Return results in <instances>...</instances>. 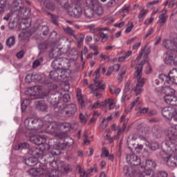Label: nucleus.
Returning <instances> with one entry per match:
<instances>
[{
    "instance_id": "41",
    "label": "nucleus",
    "mask_w": 177,
    "mask_h": 177,
    "mask_svg": "<svg viewBox=\"0 0 177 177\" xmlns=\"http://www.w3.org/2000/svg\"><path fill=\"white\" fill-rule=\"evenodd\" d=\"M159 79L162 80V82H164L165 85H168V84H171V81L169 80V75H166L165 74H160L159 75Z\"/></svg>"
},
{
    "instance_id": "62",
    "label": "nucleus",
    "mask_w": 177,
    "mask_h": 177,
    "mask_svg": "<svg viewBox=\"0 0 177 177\" xmlns=\"http://www.w3.org/2000/svg\"><path fill=\"white\" fill-rule=\"evenodd\" d=\"M141 45H142V42L141 41L136 43L132 46L133 50H138V49H139V48H140Z\"/></svg>"
},
{
    "instance_id": "53",
    "label": "nucleus",
    "mask_w": 177,
    "mask_h": 177,
    "mask_svg": "<svg viewBox=\"0 0 177 177\" xmlns=\"http://www.w3.org/2000/svg\"><path fill=\"white\" fill-rule=\"evenodd\" d=\"M46 13L47 15H49L50 16L52 23H53V24H55V26H59V22H57V16L53 15L50 14V12H46Z\"/></svg>"
},
{
    "instance_id": "30",
    "label": "nucleus",
    "mask_w": 177,
    "mask_h": 177,
    "mask_svg": "<svg viewBox=\"0 0 177 177\" xmlns=\"http://www.w3.org/2000/svg\"><path fill=\"white\" fill-rule=\"evenodd\" d=\"M63 59L61 57L55 58L51 63V66L54 70H62Z\"/></svg>"
},
{
    "instance_id": "11",
    "label": "nucleus",
    "mask_w": 177,
    "mask_h": 177,
    "mask_svg": "<svg viewBox=\"0 0 177 177\" xmlns=\"http://www.w3.org/2000/svg\"><path fill=\"white\" fill-rule=\"evenodd\" d=\"M143 71V63H140L136 66V71L134 74L135 78H136L138 82L136 86L133 88L134 92H136V96L140 95L143 92V86L146 84V78L142 77V73Z\"/></svg>"
},
{
    "instance_id": "59",
    "label": "nucleus",
    "mask_w": 177,
    "mask_h": 177,
    "mask_svg": "<svg viewBox=\"0 0 177 177\" xmlns=\"http://www.w3.org/2000/svg\"><path fill=\"white\" fill-rule=\"evenodd\" d=\"M129 10H131V6H123L120 10L119 12L121 13V12H122L123 13H127V12H129Z\"/></svg>"
},
{
    "instance_id": "36",
    "label": "nucleus",
    "mask_w": 177,
    "mask_h": 177,
    "mask_svg": "<svg viewBox=\"0 0 177 177\" xmlns=\"http://www.w3.org/2000/svg\"><path fill=\"white\" fill-rule=\"evenodd\" d=\"M73 38H74V39H75L79 49H81V45H82V42H84V39H85V35H84V33H80L79 37H77L75 35L73 36Z\"/></svg>"
},
{
    "instance_id": "4",
    "label": "nucleus",
    "mask_w": 177,
    "mask_h": 177,
    "mask_svg": "<svg viewBox=\"0 0 177 177\" xmlns=\"http://www.w3.org/2000/svg\"><path fill=\"white\" fill-rule=\"evenodd\" d=\"M126 160L128 164L132 165H126L123 167V173L126 176L140 177L143 175V172L140 171V158L138 157L135 153H129Z\"/></svg>"
},
{
    "instance_id": "35",
    "label": "nucleus",
    "mask_w": 177,
    "mask_h": 177,
    "mask_svg": "<svg viewBox=\"0 0 177 177\" xmlns=\"http://www.w3.org/2000/svg\"><path fill=\"white\" fill-rule=\"evenodd\" d=\"M31 35H32V33L31 32V31L27 30L19 34V38H21V39H22L23 41H28Z\"/></svg>"
},
{
    "instance_id": "16",
    "label": "nucleus",
    "mask_w": 177,
    "mask_h": 177,
    "mask_svg": "<svg viewBox=\"0 0 177 177\" xmlns=\"http://www.w3.org/2000/svg\"><path fill=\"white\" fill-rule=\"evenodd\" d=\"M79 2L80 1L75 3V7L73 8H70L68 11L69 16H71V17H74L75 19H80L82 15V8L78 5Z\"/></svg>"
},
{
    "instance_id": "2",
    "label": "nucleus",
    "mask_w": 177,
    "mask_h": 177,
    "mask_svg": "<svg viewBox=\"0 0 177 177\" xmlns=\"http://www.w3.org/2000/svg\"><path fill=\"white\" fill-rule=\"evenodd\" d=\"M49 115H46L44 119H37L34 118H27L24 121V127L28 129L26 132V136L29 138V140L36 145L41 146L49 144V139L46 136L37 135L38 133H50L48 132V129L52 128V122L47 120Z\"/></svg>"
},
{
    "instance_id": "15",
    "label": "nucleus",
    "mask_w": 177,
    "mask_h": 177,
    "mask_svg": "<svg viewBox=\"0 0 177 177\" xmlns=\"http://www.w3.org/2000/svg\"><path fill=\"white\" fill-rule=\"evenodd\" d=\"M86 3L88 6L92 7L93 12L98 16H102V15H103V8L99 6L98 0H86Z\"/></svg>"
},
{
    "instance_id": "34",
    "label": "nucleus",
    "mask_w": 177,
    "mask_h": 177,
    "mask_svg": "<svg viewBox=\"0 0 177 177\" xmlns=\"http://www.w3.org/2000/svg\"><path fill=\"white\" fill-rule=\"evenodd\" d=\"M61 55H63V52L62 51V48H59L52 49L50 53V57H53V59H57Z\"/></svg>"
},
{
    "instance_id": "37",
    "label": "nucleus",
    "mask_w": 177,
    "mask_h": 177,
    "mask_svg": "<svg viewBox=\"0 0 177 177\" xmlns=\"http://www.w3.org/2000/svg\"><path fill=\"white\" fill-rule=\"evenodd\" d=\"M62 30L64 31L65 33L67 34V35H70V37H74V36L75 35V30H73V29L69 26H63Z\"/></svg>"
},
{
    "instance_id": "33",
    "label": "nucleus",
    "mask_w": 177,
    "mask_h": 177,
    "mask_svg": "<svg viewBox=\"0 0 177 177\" xmlns=\"http://www.w3.org/2000/svg\"><path fill=\"white\" fill-rule=\"evenodd\" d=\"M120 67H121L120 64H115L113 66H109L106 73V77L111 75L112 73H117L120 70Z\"/></svg>"
},
{
    "instance_id": "7",
    "label": "nucleus",
    "mask_w": 177,
    "mask_h": 177,
    "mask_svg": "<svg viewBox=\"0 0 177 177\" xmlns=\"http://www.w3.org/2000/svg\"><path fill=\"white\" fill-rule=\"evenodd\" d=\"M15 19L17 16H22L25 19H28L31 16V9L24 6L23 0H14L12 1L11 11L9 12V16Z\"/></svg>"
},
{
    "instance_id": "57",
    "label": "nucleus",
    "mask_w": 177,
    "mask_h": 177,
    "mask_svg": "<svg viewBox=\"0 0 177 177\" xmlns=\"http://www.w3.org/2000/svg\"><path fill=\"white\" fill-rule=\"evenodd\" d=\"M126 73V69L121 70L120 72L119 73L118 80V81H120V82H121V81L122 80V78L125 75Z\"/></svg>"
},
{
    "instance_id": "24",
    "label": "nucleus",
    "mask_w": 177,
    "mask_h": 177,
    "mask_svg": "<svg viewBox=\"0 0 177 177\" xmlns=\"http://www.w3.org/2000/svg\"><path fill=\"white\" fill-rule=\"evenodd\" d=\"M30 27H31V19H30V17L21 19L18 24L19 30H27V28H30Z\"/></svg>"
},
{
    "instance_id": "28",
    "label": "nucleus",
    "mask_w": 177,
    "mask_h": 177,
    "mask_svg": "<svg viewBox=\"0 0 177 177\" xmlns=\"http://www.w3.org/2000/svg\"><path fill=\"white\" fill-rule=\"evenodd\" d=\"M145 146L148 147L150 150H153V151H156V150H158V149H160V145L158 142L155 141H149L147 140H145Z\"/></svg>"
},
{
    "instance_id": "18",
    "label": "nucleus",
    "mask_w": 177,
    "mask_h": 177,
    "mask_svg": "<svg viewBox=\"0 0 177 177\" xmlns=\"http://www.w3.org/2000/svg\"><path fill=\"white\" fill-rule=\"evenodd\" d=\"M175 108L172 106H165L162 110V114L165 118L171 121L174 118V113H175Z\"/></svg>"
},
{
    "instance_id": "51",
    "label": "nucleus",
    "mask_w": 177,
    "mask_h": 177,
    "mask_svg": "<svg viewBox=\"0 0 177 177\" xmlns=\"http://www.w3.org/2000/svg\"><path fill=\"white\" fill-rule=\"evenodd\" d=\"M79 119H80L81 124H84V125H85V124H86V121H88V118L82 113H80Z\"/></svg>"
},
{
    "instance_id": "64",
    "label": "nucleus",
    "mask_w": 177,
    "mask_h": 177,
    "mask_svg": "<svg viewBox=\"0 0 177 177\" xmlns=\"http://www.w3.org/2000/svg\"><path fill=\"white\" fill-rule=\"evenodd\" d=\"M143 149V145L136 144V146L133 147V150L136 151H140V150Z\"/></svg>"
},
{
    "instance_id": "6",
    "label": "nucleus",
    "mask_w": 177,
    "mask_h": 177,
    "mask_svg": "<svg viewBox=\"0 0 177 177\" xmlns=\"http://www.w3.org/2000/svg\"><path fill=\"white\" fill-rule=\"evenodd\" d=\"M28 92L30 94V97L26 99L21 102V111H26V109H27V106L30 105V103H31V100L32 99H35L38 97L39 99H44L45 96H48L49 93H50V91L49 93H46L45 91H44V87L41 86H35L32 87H30L28 89Z\"/></svg>"
},
{
    "instance_id": "56",
    "label": "nucleus",
    "mask_w": 177,
    "mask_h": 177,
    "mask_svg": "<svg viewBox=\"0 0 177 177\" xmlns=\"http://www.w3.org/2000/svg\"><path fill=\"white\" fill-rule=\"evenodd\" d=\"M100 37L102 38L101 42H106L107 39H109V34H106L104 32H100Z\"/></svg>"
},
{
    "instance_id": "20",
    "label": "nucleus",
    "mask_w": 177,
    "mask_h": 177,
    "mask_svg": "<svg viewBox=\"0 0 177 177\" xmlns=\"http://www.w3.org/2000/svg\"><path fill=\"white\" fill-rule=\"evenodd\" d=\"M26 82H43L44 75L33 74L27 75L26 77Z\"/></svg>"
},
{
    "instance_id": "5",
    "label": "nucleus",
    "mask_w": 177,
    "mask_h": 177,
    "mask_svg": "<svg viewBox=\"0 0 177 177\" xmlns=\"http://www.w3.org/2000/svg\"><path fill=\"white\" fill-rule=\"evenodd\" d=\"M163 46L169 50L165 54V63L166 64H175L177 66V39L174 41L169 39L163 40Z\"/></svg>"
},
{
    "instance_id": "49",
    "label": "nucleus",
    "mask_w": 177,
    "mask_h": 177,
    "mask_svg": "<svg viewBox=\"0 0 177 177\" xmlns=\"http://www.w3.org/2000/svg\"><path fill=\"white\" fill-rule=\"evenodd\" d=\"M103 102L100 103V101H97L93 105L88 106L89 110H93V109H100L103 106Z\"/></svg>"
},
{
    "instance_id": "58",
    "label": "nucleus",
    "mask_w": 177,
    "mask_h": 177,
    "mask_svg": "<svg viewBox=\"0 0 177 177\" xmlns=\"http://www.w3.org/2000/svg\"><path fill=\"white\" fill-rule=\"evenodd\" d=\"M48 45L46 43H41L39 44L38 48L40 50H41V52H43V50H45V49H48Z\"/></svg>"
},
{
    "instance_id": "17",
    "label": "nucleus",
    "mask_w": 177,
    "mask_h": 177,
    "mask_svg": "<svg viewBox=\"0 0 177 177\" xmlns=\"http://www.w3.org/2000/svg\"><path fill=\"white\" fill-rule=\"evenodd\" d=\"M140 177H168V173L165 171H160L155 174L154 170L147 169L143 171V174Z\"/></svg>"
},
{
    "instance_id": "54",
    "label": "nucleus",
    "mask_w": 177,
    "mask_h": 177,
    "mask_svg": "<svg viewBox=\"0 0 177 177\" xmlns=\"http://www.w3.org/2000/svg\"><path fill=\"white\" fill-rule=\"evenodd\" d=\"M62 89L65 92H68L70 91V84L67 82H62Z\"/></svg>"
},
{
    "instance_id": "27",
    "label": "nucleus",
    "mask_w": 177,
    "mask_h": 177,
    "mask_svg": "<svg viewBox=\"0 0 177 177\" xmlns=\"http://www.w3.org/2000/svg\"><path fill=\"white\" fill-rule=\"evenodd\" d=\"M167 8H164L162 10V14L159 15L158 20L157 23H158L160 25V28L162 27L165 23H167V20H168V16L165 15H167Z\"/></svg>"
},
{
    "instance_id": "13",
    "label": "nucleus",
    "mask_w": 177,
    "mask_h": 177,
    "mask_svg": "<svg viewBox=\"0 0 177 177\" xmlns=\"http://www.w3.org/2000/svg\"><path fill=\"white\" fill-rule=\"evenodd\" d=\"M165 96L164 97L165 102L170 106H177V97L175 95V89L169 86L165 87L163 90Z\"/></svg>"
},
{
    "instance_id": "55",
    "label": "nucleus",
    "mask_w": 177,
    "mask_h": 177,
    "mask_svg": "<svg viewBox=\"0 0 177 177\" xmlns=\"http://www.w3.org/2000/svg\"><path fill=\"white\" fill-rule=\"evenodd\" d=\"M79 173L80 174V177H88V172L82 171L81 165H77Z\"/></svg>"
},
{
    "instance_id": "63",
    "label": "nucleus",
    "mask_w": 177,
    "mask_h": 177,
    "mask_svg": "<svg viewBox=\"0 0 177 177\" xmlns=\"http://www.w3.org/2000/svg\"><path fill=\"white\" fill-rule=\"evenodd\" d=\"M140 132H141L142 135H147V133H149V131H147V127H145L143 126L140 128Z\"/></svg>"
},
{
    "instance_id": "3",
    "label": "nucleus",
    "mask_w": 177,
    "mask_h": 177,
    "mask_svg": "<svg viewBox=\"0 0 177 177\" xmlns=\"http://www.w3.org/2000/svg\"><path fill=\"white\" fill-rule=\"evenodd\" d=\"M169 140L162 142L165 150L160 152V157L168 167H177V131L175 127H169L166 132Z\"/></svg>"
},
{
    "instance_id": "44",
    "label": "nucleus",
    "mask_w": 177,
    "mask_h": 177,
    "mask_svg": "<svg viewBox=\"0 0 177 177\" xmlns=\"http://www.w3.org/2000/svg\"><path fill=\"white\" fill-rule=\"evenodd\" d=\"M168 75H169L170 82L175 80V78H177V69L173 68L172 70L169 71Z\"/></svg>"
},
{
    "instance_id": "23",
    "label": "nucleus",
    "mask_w": 177,
    "mask_h": 177,
    "mask_svg": "<svg viewBox=\"0 0 177 177\" xmlns=\"http://www.w3.org/2000/svg\"><path fill=\"white\" fill-rule=\"evenodd\" d=\"M109 106V110H113L115 109V110H118L120 109V106L115 104V100L109 98L107 100H105V101L102 102V107H106V106Z\"/></svg>"
},
{
    "instance_id": "42",
    "label": "nucleus",
    "mask_w": 177,
    "mask_h": 177,
    "mask_svg": "<svg viewBox=\"0 0 177 177\" xmlns=\"http://www.w3.org/2000/svg\"><path fill=\"white\" fill-rule=\"evenodd\" d=\"M113 116L111 114V115L108 116L106 118H104L102 123H101V127L102 128V129H104V128H106V127H107V124H109V121H111V120H113Z\"/></svg>"
},
{
    "instance_id": "25",
    "label": "nucleus",
    "mask_w": 177,
    "mask_h": 177,
    "mask_svg": "<svg viewBox=\"0 0 177 177\" xmlns=\"http://www.w3.org/2000/svg\"><path fill=\"white\" fill-rule=\"evenodd\" d=\"M37 2H40L41 5H45L46 9H48V10L53 11L56 9L55 1L52 0H37Z\"/></svg>"
},
{
    "instance_id": "50",
    "label": "nucleus",
    "mask_w": 177,
    "mask_h": 177,
    "mask_svg": "<svg viewBox=\"0 0 177 177\" xmlns=\"http://www.w3.org/2000/svg\"><path fill=\"white\" fill-rule=\"evenodd\" d=\"M133 27H135V25H133V22L129 21L128 22V27L125 30L126 34H129L132 30H133Z\"/></svg>"
},
{
    "instance_id": "22",
    "label": "nucleus",
    "mask_w": 177,
    "mask_h": 177,
    "mask_svg": "<svg viewBox=\"0 0 177 177\" xmlns=\"http://www.w3.org/2000/svg\"><path fill=\"white\" fill-rule=\"evenodd\" d=\"M156 167H157V163L151 159H147L145 162V166H140V168H141V172L144 171V172L147 169H151V171H154L156 169Z\"/></svg>"
},
{
    "instance_id": "29",
    "label": "nucleus",
    "mask_w": 177,
    "mask_h": 177,
    "mask_svg": "<svg viewBox=\"0 0 177 177\" xmlns=\"http://www.w3.org/2000/svg\"><path fill=\"white\" fill-rule=\"evenodd\" d=\"M147 46V44L145 45V48L141 50V51L139 52L138 56L137 57L138 60H140L142 57H143L144 55V59H147V57L149 55H150V48L148 47L146 48Z\"/></svg>"
},
{
    "instance_id": "8",
    "label": "nucleus",
    "mask_w": 177,
    "mask_h": 177,
    "mask_svg": "<svg viewBox=\"0 0 177 177\" xmlns=\"http://www.w3.org/2000/svg\"><path fill=\"white\" fill-rule=\"evenodd\" d=\"M71 129H73L71 123L64 122L59 126L56 122H51V127L48 129V132L58 139H64L67 136V132H70Z\"/></svg>"
},
{
    "instance_id": "19",
    "label": "nucleus",
    "mask_w": 177,
    "mask_h": 177,
    "mask_svg": "<svg viewBox=\"0 0 177 177\" xmlns=\"http://www.w3.org/2000/svg\"><path fill=\"white\" fill-rule=\"evenodd\" d=\"M128 121H129V119L128 118H126L125 115H123L120 118V124L122 123V129H119L117 133V135L114 136L115 139H120V136H121L122 132L125 131V129L127 128V125L128 124Z\"/></svg>"
},
{
    "instance_id": "45",
    "label": "nucleus",
    "mask_w": 177,
    "mask_h": 177,
    "mask_svg": "<svg viewBox=\"0 0 177 177\" xmlns=\"http://www.w3.org/2000/svg\"><path fill=\"white\" fill-rule=\"evenodd\" d=\"M93 13H95L93 8H88L84 10V15L87 19H92V17H93Z\"/></svg>"
},
{
    "instance_id": "52",
    "label": "nucleus",
    "mask_w": 177,
    "mask_h": 177,
    "mask_svg": "<svg viewBox=\"0 0 177 177\" xmlns=\"http://www.w3.org/2000/svg\"><path fill=\"white\" fill-rule=\"evenodd\" d=\"M109 154H110V152L109 151V149H107L106 147H102L101 157L107 158L109 157Z\"/></svg>"
},
{
    "instance_id": "40",
    "label": "nucleus",
    "mask_w": 177,
    "mask_h": 177,
    "mask_svg": "<svg viewBox=\"0 0 177 177\" xmlns=\"http://www.w3.org/2000/svg\"><path fill=\"white\" fill-rule=\"evenodd\" d=\"M147 13H149V10L145 9V8H142L140 12L139 13V15L138 16L140 23L143 21V20H144L143 17H145V16L147 15Z\"/></svg>"
},
{
    "instance_id": "32",
    "label": "nucleus",
    "mask_w": 177,
    "mask_h": 177,
    "mask_svg": "<svg viewBox=\"0 0 177 177\" xmlns=\"http://www.w3.org/2000/svg\"><path fill=\"white\" fill-rule=\"evenodd\" d=\"M50 78H51L53 81H62L60 77V70L54 69V71H51L50 72Z\"/></svg>"
},
{
    "instance_id": "31",
    "label": "nucleus",
    "mask_w": 177,
    "mask_h": 177,
    "mask_svg": "<svg viewBox=\"0 0 177 177\" xmlns=\"http://www.w3.org/2000/svg\"><path fill=\"white\" fill-rule=\"evenodd\" d=\"M36 107L39 111H48V104L44 100L37 101L35 102Z\"/></svg>"
},
{
    "instance_id": "10",
    "label": "nucleus",
    "mask_w": 177,
    "mask_h": 177,
    "mask_svg": "<svg viewBox=\"0 0 177 177\" xmlns=\"http://www.w3.org/2000/svg\"><path fill=\"white\" fill-rule=\"evenodd\" d=\"M77 104H61L59 106L54 107V111L56 115L59 117H74L77 113Z\"/></svg>"
},
{
    "instance_id": "46",
    "label": "nucleus",
    "mask_w": 177,
    "mask_h": 177,
    "mask_svg": "<svg viewBox=\"0 0 177 177\" xmlns=\"http://www.w3.org/2000/svg\"><path fill=\"white\" fill-rule=\"evenodd\" d=\"M15 44H16V38L15 37V36L10 37L8 39H7L6 45L9 48L13 46Z\"/></svg>"
},
{
    "instance_id": "47",
    "label": "nucleus",
    "mask_w": 177,
    "mask_h": 177,
    "mask_svg": "<svg viewBox=\"0 0 177 177\" xmlns=\"http://www.w3.org/2000/svg\"><path fill=\"white\" fill-rule=\"evenodd\" d=\"M42 63H44V58L42 57H40L34 61L32 64V67L34 68H37V67H39V66H41Z\"/></svg>"
},
{
    "instance_id": "26",
    "label": "nucleus",
    "mask_w": 177,
    "mask_h": 177,
    "mask_svg": "<svg viewBox=\"0 0 177 177\" xmlns=\"http://www.w3.org/2000/svg\"><path fill=\"white\" fill-rule=\"evenodd\" d=\"M138 140V135H130L127 138V144L129 149L133 150V148L136 146Z\"/></svg>"
},
{
    "instance_id": "21",
    "label": "nucleus",
    "mask_w": 177,
    "mask_h": 177,
    "mask_svg": "<svg viewBox=\"0 0 177 177\" xmlns=\"http://www.w3.org/2000/svg\"><path fill=\"white\" fill-rule=\"evenodd\" d=\"M76 96L79 104L81 106L82 109H84V107L86 106V96L82 95L81 88H78L77 89Z\"/></svg>"
},
{
    "instance_id": "14",
    "label": "nucleus",
    "mask_w": 177,
    "mask_h": 177,
    "mask_svg": "<svg viewBox=\"0 0 177 177\" xmlns=\"http://www.w3.org/2000/svg\"><path fill=\"white\" fill-rule=\"evenodd\" d=\"M3 20H6V21H8V20H10V21L8 24L9 28L10 30H15L17 27L19 28V23L21 21V19H28L26 18V17H23L21 15H18L15 18H13L12 15H9V13L7 15V16L4 17Z\"/></svg>"
},
{
    "instance_id": "43",
    "label": "nucleus",
    "mask_w": 177,
    "mask_h": 177,
    "mask_svg": "<svg viewBox=\"0 0 177 177\" xmlns=\"http://www.w3.org/2000/svg\"><path fill=\"white\" fill-rule=\"evenodd\" d=\"M23 149H30V144L27 142H20L15 147V150H23Z\"/></svg>"
},
{
    "instance_id": "38",
    "label": "nucleus",
    "mask_w": 177,
    "mask_h": 177,
    "mask_svg": "<svg viewBox=\"0 0 177 177\" xmlns=\"http://www.w3.org/2000/svg\"><path fill=\"white\" fill-rule=\"evenodd\" d=\"M59 75L61 77V81H64L66 78L70 77V71L60 69Z\"/></svg>"
},
{
    "instance_id": "39",
    "label": "nucleus",
    "mask_w": 177,
    "mask_h": 177,
    "mask_svg": "<svg viewBox=\"0 0 177 177\" xmlns=\"http://www.w3.org/2000/svg\"><path fill=\"white\" fill-rule=\"evenodd\" d=\"M109 91L111 95H115V96H118L121 92V88H117L115 86L111 85L109 86Z\"/></svg>"
},
{
    "instance_id": "12",
    "label": "nucleus",
    "mask_w": 177,
    "mask_h": 177,
    "mask_svg": "<svg viewBox=\"0 0 177 177\" xmlns=\"http://www.w3.org/2000/svg\"><path fill=\"white\" fill-rule=\"evenodd\" d=\"M100 73V68L95 71L93 75L94 83L90 86L93 92V95H95L98 99L102 97V94H100V92H104V89H106V85L103 84V81L99 80Z\"/></svg>"
},
{
    "instance_id": "60",
    "label": "nucleus",
    "mask_w": 177,
    "mask_h": 177,
    "mask_svg": "<svg viewBox=\"0 0 177 177\" xmlns=\"http://www.w3.org/2000/svg\"><path fill=\"white\" fill-rule=\"evenodd\" d=\"M41 31L43 32V35H48L49 34V27L48 26H43Z\"/></svg>"
},
{
    "instance_id": "9",
    "label": "nucleus",
    "mask_w": 177,
    "mask_h": 177,
    "mask_svg": "<svg viewBox=\"0 0 177 177\" xmlns=\"http://www.w3.org/2000/svg\"><path fill=\"white\" fill-rule=\"evenodd\" d=\"M48 91L46 92L47 93L50 92V93H49L48 96H49V95H51V97L53 100L51 101L48 100L51 106H53L54 107H58L61 102H64V103L70 102V95H68V93H65L63 95L62 93H57V94L53 95V91H55V89H57V86L53 84V83H48Z\"/></svg>"
},
{
    "instance_id": "48",
    "label": "nucleus",
    "mask_w": 177,
    "mask_h": 177,
    "mask_svg": "<svg viewBox=\"0 0 177 177\" xmlns=\"http://www.w3.org/2000/svg\"><path fill=\"white\" fill-rule=\"evenodd\" d=\"M7 3V0H0V15L5 12V8H6Z\"/></svg>"
},
{
    "instance_id": "61",
    "label": "nucleus",
    "mask_w": 177,
    "mask_h": 177,
    "mask_svg": "<svg viewBox=\"0 0 177 177\" xmlns=\"http://www.w3.org/2000/svg\"><path fill=\"white\" fill-rule=\"evenodd\" d=\"M139 97H138L137 98H136L134 100V101L133 102V103L131 104L130 107H129V110L131 111V110H132V109H133V107H135V106H136V104L138 103H139Z\"/></svg>"
},
{
    "instance_id": "1",
    "label": "nucleus",
    "mask_w": 177,
    "mask_h": 177,
    "mask_svg": "<svg viewBox=\"0 0 177 177\" xmlns=\"http://www.w3.org/2000/svg\"><path fill=\"white\" fill-rule=\"evenodd\" d=\"M64 144L60 143L57 138H50L48 144H44L41 146L37 145L29 149L28 153L32 157L26 159L25 164L29 167H34V165L39 164V168H44L45 166L50 168L49 164L50 162L48 161L46 156L53 154L55 160L56 156L60 154V150L64 149Z\"/></svg>"
}]
</instances>
